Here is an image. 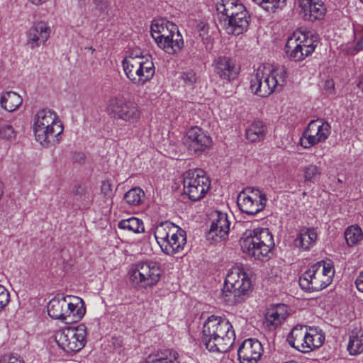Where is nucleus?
Here are the masks:
<instances>
[{
	"instance_id": "1",
	"label": "nucleus",
	"mask_w": 363,
	"mask_h": 363,
	"mask_svg": "<svg viewBox=\"0 0 363 363\" xmlns=\"http://www.w3.org/2000/svg\"><path fill=\"white\" fill-rule=\"evenodd\" d=\"M235 340V330L227 318L212 315L205 320L201 341L210 352H226Z\"/></svg>"
},
{
	"instance_id": "2",
	"label": "nucleus",
	"mask_w": 363,
	"mask_h": 363,
	"mask_svg": "<svg viewBox=\"0 0 363 363\" xmlns=\"http://www.w3.org/2000/svg\"><path fill=\"white\" fill-rule=\"evenodd\" d=\"M287 77V69L284 66L273 69L259 66L251 75L250 89L260 97H267L276 90H281L286 82Z\"/></svg>"
},
{
	"instance_id": "3",
	"label": "nucleus",
	"mask_w": 363,
	"mask_h": 363,
	"mask_svg": "<svg viewBox=\"0 0 363 363\" xmlns=\"http://www.w3.org/2000/svg\"><path fill=\"white\" fill-rule=\"evenodd\" d=\"M63 125L57 114L50 109L39 111L34 118L33 131L37 141L44 147L55 146L61 140Z\"/></svg>"
},
{
	"instance_id": "4",
	"label": "nucleus",
	"mask_w": 363,
	"mask_h": 363,
	"mask_svg": "<svg viewBox=\"0 0 363 363\" xmlns=\"http://www.w3.org/2000/svg\"><path fill=\"white\" fill-rule=\"evenodd\" d=\"M249 275L244 269L236 266L228 272L223 290V299L229 305H235L244 300V296L252 291Z\"/></svg>"
},
{
	"instance_id": "5",
	"label": "nucleus",
	"mask_w": 363,
	"mask_h": 363,
	"mask_svg": "<svg viewBox=\"0 0 363 363\" xmlns=\"http://www.w3.org/2000/svg\"><path fill=\"white\" fill-rule=\"evenodd\" d=\"M154 235L162 251L167 255L179 253L186 244V232L170 221L157 225Z\"/></svg>"
},
{
	"instance_id": "6",
	"label": "nucleus",
	"mask_w": 363,
	"mask_h": 363,
	"mask_svg": "<svg viewBox=\"0 0 363 363\" xmlns=\"http://www.w3.org/2000/svg\"><path fill=\"white\" fill-rule=\"evenodd\" d=\"M240 245L244 253L256 259H262L272 251L274 241L268 228H256L244 233Z\"/></svg>"
},
{
	"instance_id": "7",
	"label": "nucleus",
	"mask_w": 363,
	"mask_h": 363,
	"mask_svg": "<svg viewBox=\"0 0 363 363\" xmlns=\"http://www.w3.org/2000/svg\"><path fill=\"white\" fill-rule=\"evenodd\" d=\"M126 77L138 86L149 82L155 73L152 57L149 55H138L132 52L122 62Z\"/></svg>"
},
{
	"instance_id": "8",
	"label": "nucleus",
	"mask_w": 363,
	"mask_h": 363,
	"mask_svg": "<svg viewBox=\"0 0 363 363\" xmlns=\"http://www.w3.org/2000/svg\"><path fill=\"white\" fill-rule=\"evenodd\" d=\"M335 274L330 262H318L312 265L299 278L300 286L308 291H318L327 287Z\"/></svg>"
},
{
	"instance_id": "9",
	"label": "nucleus",
	"mask_w": 363,
	"mask_h": 363,
	"mask_svg": "<svg viewBox=\"0 0 363 363\" xmlns=\"http://www.w3.org/2000/svg\"><path fill=\"white\" fill-rule=\"evenodd\" d=\"M105 111L111 118L130 123L136 122L141 115L135 103L119 96L108 99L106 102Z\"/></svg>"
},
{
	"instance_id": "10",
	"label": "nucleus",
	"mask_w": 363,
	"mask_h": 363,
	"mask_svg": "<svg viewBox=\"0 0 363 363\" xmlns=\"http://www.w3.org/2000/svg\"><path fill=\"white\" fill-rule=\"evenodd\" d=\"M324 337L313 329L309 330L306 326L296 325L287 337L290 346L303 353L312 351L323 344Z\"/></svg>"
},
{
	"instance_id": "11",
	"label": "nucleus",
	"mask_w": 363,
	"mask_h": 363,
	"mask_svg": "<svg viewBox=\"0 0 363 363\" xmlns=\"http://www.w3.org/2000/svg\"><path fill=\"white\" fill-rule=\"evenodd\" d=\"M184 191L192 201L202 199L210 189L211 181L201 169H189L183 174Z\"/></svg>"
},
{
	"instance_id": "12",
	"label": "nucleus",
	"mask_w": 363,
	"mask_h": 363,
	"mask_svg": "<svg viewBox=\"0 0 363 363\" xmlns=\"http://www.w3.org/2000/svg\"><path fill=\"white\" fill-rule=\"evenodd\" d=\"M130 279L143 288L151 287L160 279L162 270L158 263L152 261L138 262L130 271Z\"/></svg>"
},
{
	"instance_id": "13",
	"label": "nucleus",
	"mask_w": 363,
	"mask_h": 363,
	"mask_svg": "<svg viewBox=\"0 0 363 363\" xmlns=\"http://www.w3.org/2000/svg\"><path fill=\"white\" fill-rule=\"evenodd\" d=\"M86 337V328L83 324L58 331L55 335L58 346L67 352L81 350L85 346Z\"/></svg>"
},
{
	"instance_id": "14",
	"label": "nucleus",
	"mask_w": 363,
	"mask_h": 363,
	"mask_svg": "<svg viewBox=\"0 0 363 363\" xmlns=\"http://www.w3.org/2000/svg\"><path fill=\"white\" fill-rule=\"evenodd\" d=\"M265 194L258 189L246 187L238 195L237 203L240 211L247 215L254 216L262 211L266 206Z\"/></svg>"
},
{
	"instance_id": "15",
	"label": "nucleus",
	"mask_w": 363,
	"mask_h": 363,
	"mask_svg": "<svg viewBox=\"0 0 363 363\" xmlns=\"http://www.w3.org/2000/svg\"><path fill=\"white\" fill-rule=\"evenodd\" d=\"M330 125L321 120L311 121L300 138L299 143L305 149L325 141L330 134Z\"/></svg>"
},
{
	"instance_id": "16",
	"label": "nucleus",
	"mask_w": 363,
	"mask_h": 363,
	"mask_svg": "<svg viewBox=\"0 0 363 363\" xmlns=\"http://www.w3.org/2000/svg\"><path fill=\"white\" fill-rule=\"evenodd\" d=\"M184 143L191 155H200L212 144L211 138L201 128L195 126L187 130Z\"/></svg>"
},
{
	"instance_id": "17",
	"label": "nucleus",
	"mask_w": 363,
	"mask_h": 363,
	"mask_svg": "<svg viewBox=\"0 0 363 363\" xmlns=\"http://www.w3.org/2000/svg\"><path fill=\"white\" fill-rule=\"evenodd\" d=\"M211 224L208 233V239L218 242L225 239L230 231V222L227 213L216 211L211 213Z\"/></svg>"
},
{
	"instance_id": "18",
	"label": "nucleus",
	"mask_w": 363,
	"mask_h": 363,
	"mask_svg": "<svg viewBox=\"0 0 363 363\" xmlns=\"http://www.w3.org/2000/svg\"><path fill=\"white\" fill-rule=\"evenodd\" d=\"M212 66L214 73L223 80L230 82L238 76L239 68L235 60L227 56H218L215 58Z\"/></svg>"
},
{
	"instance_id": "19",
	"label": "nucleus",
	"mask_w": 363,
	"mask_h": 363,
	"mask_svg": "<svg viewBox=\"0 0 363 363\" xmlns=\"http://www.w3.org/2000/svg\"><path fill=\"white\" fill-rule=\"evenodd\" d=\"M262 352V345L259 341L256 339H247L238 349V359L241 363H257Z\"/></svg>"
},
{
	"instance_id": "20",
	"label": "nucleus",
	"mask_w": 363,
	"mask_h": 363,
	"mask_svg": "<svg viewBox=\"0 0 363 363\" xmlns=\"http://www.w3.org/2000/svg\"><path fill=\"white\" fill-rule=\"evenodd\" d=\"M300 12L305 20L314 22L322 19L326 13V7L322 0H297Z\"/></svg>"
},
{
	"instance_id": "21",
	"label": "nucleus",
	"mask_w": 363,
	"mask_h": 363,
	"mask_svg": "<svg viewBox=\"0 0 363 363\" xmlns=\"http://www.w3.org/2000/svg\"><path fill=\"white\" fill-rule=\"evenodd\" d=\"M220 23L240 16L242 12H247L245 6L238 0H221L216 5Z\"/></svg>"
},
{
	"instance_id": "22",
	"label": "nucleus",
	"mask_w": 363,
	"mask_h": 363,
	"mask_svg": "<svg viewBox=\"0 0 363 363\" xmlns=\"http://www.w3.org/2000/svg\"><path fill=\"white\" fill-rule=\"evenodd\" d=\"M178 33L177 26L164 19L155 20L151 25V35L157 45L165 39L168 40L173 33Z\"/></svg>"
},
{
	"instance_id": "23",
	"label": "nucleus",
	"mask_w": 363,
	"mask_h": 363,
	"mask_svg": "<svg viewBox=\"0 0 363 363\" xmlns=\"http://www.w3.org/2000/svg\"><path fill=\"white\" fill-rule=\"evenodd\" d=\"M50 28L44 22H39L33 25L27 33V45L31 49H35L41 45H44L49 38Z\"/></svg>"
},
{
	"instance_id": "24",
	"label": "nucleus",
	"mask_w": 363,
	"mask_h": 363,
	"mask_svg": "<svg viewBox=\"0 0 363 363\" xmlns=\"http://www.w3.org/2000/svg\"><path fill=\"white\" fill-rule=\"evenodd\" d=\"M250 16L248 12H242L233 19H228L221 23V26L228 34L238 35L246 31L250 23Z\"/></svg>"
},
{
	"instance_id": "25",
	"label": "nucleus",
	"mask_w": 363,
	"mask_h": 363,
	"mask_svg": "<svg viewBox=\"0 0 363 363\" xmlns=\"http://www.w3.org/2000/svg\"><path fill=\"white\" fill-rule=\"evenodd\" d=\"M70 296H65L62 294H57L52 298L48 305V315L54 319H60L65 320L66 313H67V306H69L67 298Z\"/></svg>"
},
{
	"instance_id": "26",
	"label": "nucleus",
	"mask_w": 363,
	"mask_h": 363,
	"mask_svg": "<svg viewBox=\"0 0 363 363\" xmlns=\"http://www.w3.org/2000/svg\"><path fill=\"white\" fill-rule=\"evenodd\" d=\"M302 45L301 41L297 38L296 33L288 38L285 50L291 60L298 62L308 56V55H306L305 48Z\"/></svg>"
},
{
	"instance_id": "27",
	"label": "nucleus",
	"mask_w": 363,
	"mask_h": 363,
	"mask_svg": "<svg viewBox=\"0 0 363 363\" xmlns=\"http://www.w3.org/2000/svg\"><path fill=\"white\" fill-rule=\"evenodd\" d=\"M74 302L69 301V306H67V313L65 315V321L66 323H74L80 320L85 314L86 308L82 298L74 297Z\"/></svg>"
},
{
	"instance_id": "28",
	"label": "nucleus",
	"mask_w": 363,
	"mask_h": 363,
	"mask_svg": "<svg viewBox=\"0 0 363 363\" xmlns=\"http://www.w3.org/2000/svg\"><path fill=\"white\" fill-rule=\"evenodd\" d=\"M317 240V233L314 228H304L301 230L298 237L294 240V245L304 250L312 247Z\"/></svg>"
},
{
	"instance_id": "29",
	"label": "nucleus",
	"mask_w": 363,
	"mask_h": 363,
	"mask_svg": "<svg viewBox=\"0 0 363 363\" xmlns=\"http://www.w3.org/2000/svg\"><path fill=\"white\" fill-rule=\"evenodd\" d=\"M267 133V127L261 121H253L246 129V138L251 143H258L263 140Z\"/></svg>"
},
{
	"instance_id": "30",
	"label": "nucleus",
	"mask_w": 363,
	"mask_h": 363,
	"mask_svg": "<svg viewBox=\"0 0 363 363\" xmlns=\"http://www.w3.org/2000/svg\"><path fill=\"white\" fill-rule=\"evenodd\" d=\"M347 350L351 355H357L363 352V330L354 329L349 337Z\"/></svg>"
},
{
	"instance_id": "31",
	"label": "nucleus",
	"mask_w": 363,
	"mask_h": 363,
	"mask_svg": "<svg viewBox=\"0 0 363 363\" xmlns=\"http://www.w3.org/2000/svg\"><path fill=\"white\" fill-rule=\"evenodd\" d=\"M160 48L164 50L165 52L173 55L179 52L184 45L182 35L180 33H173L169 39L164 40L162 43L157 45Z\"/></svg>"
},
{
	"instance_id": "32",
	"label": "nucleus",
	"mask_w": 363,
	"mask_h": 363,
	"mask_svg": "<svg viewBox=\"0 0 363 363\" xmlns=\"http://www.w3.org/2000/svg\"><path fill=\"white\" fill-rule=\"evenodd\" d=\"M1 106L9 112L16 110L22 104L21 96L16 92L8 91L1 99Z\"/></svg>"
},
{
	"instance_id": "33",
	"label": "nucleus",
	"mask_w": 363,
	"mask_h": 363,
	"mask_svg": "<svg viewBox=\"0 0 363 363\" xmlns=\"http://www.w3.org/2000/svg\"><path fill=\"white\" fill-rule=\"evenodd\" d=\"M118 228L134 233H140L145 231L143 222L135 217L121 220L118 224Z\"/></svg>"
},
{
	"instance_id": "34",
	"label": "nucleus",
	"mask_w": 363,
	"mask_h": 363,
	"mask_svg": "<svg viewBox=\"0 0 363 363\" xmlns=\"http://www.w3.org/2000/svg\"><path fill=\"white\" fill-rule=\"evenodd\" d=\"M303 172V182L305 183H315L317 182L322 172L319 167L315 164H310L301 167Z\"/></svg>"
},
{
	"instance_id": "35",
	"label": "nucleus",
	"mask_w": 363,
	"mask_h": 363,
	"mask_svg": "<svg viewBox=\"0 0 363 363\" xmlns=\"http://www.w3.org/2000/svg\"><path fill=\"white\" fill-rule=\"evenodd\" d=\"M145 198V192L140 187H134L127 191L124 195L125 202L133 206L140 205Z\"/></svg>"
},
{
	"instance_id": "36",
	"label": "nucleus",
	"mask_w": 363,
	"mask_h": 363,
	"mask_svg": "<svg viewBox=\"0 0 363 363\" xmlns=\"http://www.w3.org/2000/svg\"><path fill=\"white\" fill-rule=\"evenodd\" d=\"M284 305H279L276 308L271 309L266 314L267 323L268 325L277 326L283 320L285 319L286 315L281 313L284 309Z\"/></svg>"
},
{
	"instance_id": "37",
	"label": "nucleus",
	"mask_w": 363,
	"mask_h": 363,
	"mask_svg": "<svg viewBox=\"0 0 363 363\" xmlns=\"http://www.w3.org/2000/svg\"><path fill=\"white\" fill-rule=\"evenodd\" d=\"M363 237L362 229L357 225L348 227L345 232V238L349 246L357 244Z\"/></svg>"
},
{
	"instance_id": "38",
	"label": "nucleus",
	"mask_w": 363,
	"mask_h": 363,
	"mask_svg": "<svg viewBox=\"0 0 363 363\" xmlns=\"http://www.w3.org/2000/svg\"><path fill=\"white\" fill-rule=\"evenodd\" d=\"M297 38L301 41L302 46L305 48L306 55H311L314 52L317 43L312 37L308 36L306 33H297Z\"/></svg>"
},
{
	"instance_id": "39",
	"label": "nucleus",
	"mask_w": 363,
	"mask_h": 363,
	"mask_svg": "<svg viewBox=\"0 0 363 363\" xmlns=\"http://www.w3.org/2000/svg\"><path fill=\"white\" fill-rule=\"evenodd\" d=\"M16 138V132L13 127L9 123H2L0 125V139L12 142Z\"/></svg>"
},
{
	"instance_id": "40",
	"label": "nucleus",
	"mask_w": 363,
	"mask_h": 363,
	"mask_svg": "<svg viewBox=\"0 0 363 363\" xmlns=\"http://www.w3.org/2000/svg\"><path fill=\"white\" fill-rule=\"evenodd\" d=\"M167 354L161 356L158 358L152 359L147 362V363H179L177 360L178 353L175 351H167Z\"/></svg>"
},
{
	"instance_id": "41",
	"label": "nucleus",
	"mask_w": 363,
	"mask_h": 363,
	"mask_svg": "<svg viewBox=\"0 0 363 363\" xmlns=\"http://www.w3.org/2000/svg\"><path fill=\"white\" fill-rule=\"evenodd\" d=\"M266 4L262 8L269 12H276L286 5V0H265Z\"/></svg>"
},
{
	"instance_id": "42",
	"label": "nucleus",
	"mask_w": 363,
	"mask_h": 363,
	"mask_svg": "<svg viewBox=\"0 0 363 363\" xmlns=\"http://www.w3.org/2000/svg\"><path fill=\"white\" fill-rule=\"evenodd\" d=\"M10 301V294L9 291L0 284V311H3Z\"/></svg>"
},
{
	"instance_id": "43",
	"label": "nucleus",
	"mask_w": 363,
	"mask_h": 363,
	"mask_svg": "<svg viewBox=\"0 0 363 363\" xmlns=\"http://www.w3.org/2000/svg\"><path fill=\"white\" fill-rule=\"evenodd\" d=\"M181 77L187 85H192L196 81V74L192 70L183 72Z\"/></svg>"
},
{
	"instance_id": "44",
	"label": "nucleus",
	"mask_w": 363,
	"mask_h": 363,
	"mask_svg": "<svg viewBox=\"0 0 363 363\" xmlns=\"http://www.w3.org/2000/svg\"><path fill=\"white\" fill-rule=\"evenodd\" d=\"M323 89L326 94H335V82L332 79H328L324 82Z\"/></svg>"
},
{
	"instance_id": "45",
	"label": "nucleus",
	"mask_w": 363,
	"mask_h": 363,
	"mask_svg": "<svg viewBox=\"0 0 363 363\" xmlns=\"http://www.w3.org/2000/svg\"><path fill=\"white\" fill-rule=\"evenodd\" d=\"M0 363H23V361L16 355L9 354L4 356Z\"/></svg>"
},
{
	"instance_id": "46",
	"label": "nucleus",
	"mask_w": 363,
	"mask_h": 363,
	"mask_svg": "<svg viewBox=\"0 0 363 363\" xmlns=\"http://www.w3.org/2000/svg\"><path fill=\"white\" fill-rule=\"evenodd\" d=\"M101 191L105 195H108L111 191V184L108 181L104 182L101 185Z\"/></svg>"
},
{
	"instance_id": "47",
	"label": "nucleus",
	"mask_w": 363,
	"mask_h": 363,
	"mask_svg": "<svg viewBox=\"0 0 363 363\" xmlns=\"http://www.w3.org/2000/svg\"><path fill=\"white\" fill-rule=\"evenodd\" d=\"M356 286L357 289L360 291L363 292V271L360 273L359 277L357 278L356 281Z\"/></svg>"
},
{
	"instance_id": "48",
	"label": "nucleus",
	"mask_w": 363,
	"mask_h": 363,
	"mask_svg": "<svg viewBox=\"0 0 363 363\" xmlns=\"http://www.w3.org/2000/svg\"><path fill=\"white\" fill-rule=\"evenodd\" d=\"M355 49L357 51L363 50V37L357 43Z\"/></svg>"
},
{
	"instance_id": "49",
	"label": "nucleus",
	"mask_w": 363,
	"mask_h": 363,
	"mask_svg": "<svg viewBox=\"0 0 363 363\" xmlns=\"http://www.w3.org/2000/svg\"><path fill=\"white\" fill-rule=\"evenodd\" d=\"M255 3H256L257 5L260 6H263V5H264V4H266V1L265 0H252Z\"/></svg>"
},
{
	"instance_id": "50",
	"label": "nucleus",
	"mask_w": 363,
	"mask_h": 363,
	"mask_svg": "<svg viewBox=\"0 0 363 363\" xmlns=\"http://www.w3.org/2000/svg\"><path fill=\"white\" fill-rule=\"evenodd\" d=\"M90 50L94 51V49H92V48H90Z\"/></svg>"
},
{
	"instance_id": "51",
	"label": "nucleus",
	"mask_w": 363,
	"mask_h": 363,
	"mask_svg": "<svg viewBox=\"0 0 363 363\" xmlns=\"http://www.w3.org/2000/svg\"><path fill=\"white\" fill-rule=\"evenodd\" d=\"M90 50L94 51V49H92V48H90Z\"/></svg>"
},
{
	"instance_id": "52",
	"label": "nucleus",
	"mask_w": 363,
	"mask_h": 363,
	"mask_svg": "<svg viewBox=\"0 0 363 363\" xmlns=\"http://www.w3.org/2000/svg\"><path fill=\"white\" fill-rule=\"evenodd\" d=\"M90 50L94 51V49H92V48H90Z\"/></svg>"
},
{
	"instance_id": "53",
	"label": "nucleus",
	"mask_w": 363,
	"mask_h": 363,
	"mask_svg": "<svg viewBox=\"0 0 363 363\" xmlns=\"http://www.w3.org/2000/svg\"><path fill=\"white\" fill-rule=\"evenodd\" d=\"M363 2V0H361Z\"/></svg>"
}]
</instances>
